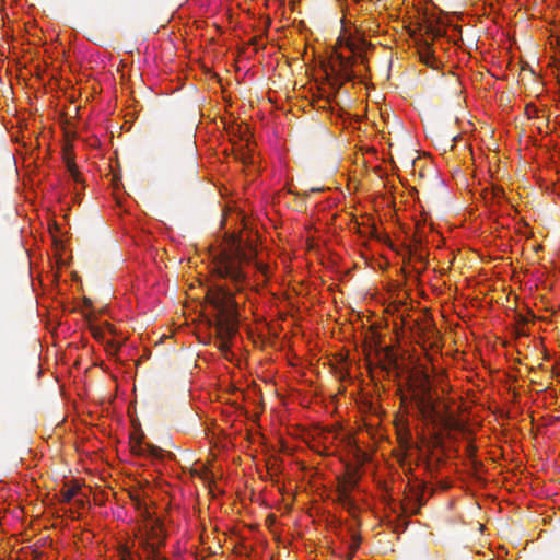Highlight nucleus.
<instances>
[{
  "label": "nucleus",
  "mask_w": 560,
  "mask_h": 560,
  "mask_svg": "<svg viewBox=\"0 0 560 560\" xmlns=\"http://www.w3.org/2000/svg\"><path fill=\"white\" fill-rule=\"evenodd\" d=\"M342 30L328 59L323 62V71L332 86H340L352 79H363L368 67L363 57L364 40L355 35L358 27L346 16L341 20Z\"/></svg>",
  "instance_id": "nucleus-1"
},
{
  "label": "nucleus",
  "mask_w": 560,
  "mask_h": 560,
  "mask_svg": "<svg viewBox=\"0 0 560 560\" xmlns=\"http://www.w3.org/2000/svg\"><path fill=\"white\" fill-rule=\"evenodd\" d=\"M256 248L241 238L230 236L224 244L212 253L211 271L225 280L237 292L250 285L249 273L259 270L266 275L267 267L256 261Z\"/></svg>",
  "instance_id": "nucleus-2"
},
{
  "label": "nucleus",
  "mask_w": 560,
  "mask_h": 560,
  "mask_svg": "<svg viewBox=\"0 0 560 560\" xmlns=\"http://www.w3.org/2000/svg\"><path fill=\"white\" fill-rule=\"evenodd\" d=\"M409 395L422 420L433 427L438 441L444 436H451L453 431L459 429V423L454 416L441 412L436 408L430 386L425 380L421 381L419 386H410Z\"/></svg>",
  "instance_id": "nucleus-3"
},
{
  "label": "nucleus",
  "mask_w": 560,
  "mask_h": 560,
  "mask_svg": "<svg viewBox=\"0 0 560 560\" xmlns=\"http://www.w3.org/2000/svg\"><path fill=\"white\" fill-rule=\"evenodd\" d=\"M207 298L218 312V320L225 322L228 334L231 335L235 329L236 307L238 304L233 295V290L217 285L213 289H209Z\"/></svg>",
  "instance_id": "nucleus-4"
},
{
  "label": "nucleus",
  "mask_w": 560,
  "mask_h": 560,
  "mask_svg": "<svg viewBox=\"0 0 560 560\" xmlns=\"http://www.w3.org/2000/svg\"><path fill=\"white\" fill-rule=\"evenodd\" d=\"M166 533L163 523L159 518L145 520L136 534L132 546H142L154 557L159 556L160 548L164 544Z\"/></svg>",
  "instance_id": "nucleus-5"
},
{
  "label": "nucleus",
  "mask_w": 560,
  "mask_h": 560,
  "mask_svg": "<svg viewBox=\"0 0 560 560\" xmlns=\"http://www.w3.org/2000/svg\"><path fill=\"white\" fill-rule=\"evenodd\" d=\"M130 448L131 452L138 456L160 458L163 454V451L160 447L145 443L141 439L132 440L130 443Z\"/></svg>",
  "instance_id": "nucleus-6"
},
{
  "label": "nucleus",
  "mask_w": 560,
  "mask_h": 560,
  "mask_svg": "<svg viewBox=\"0 0 560 560\" xmlns=\"http://www.w3.org/2000/svg\"><path fill=\"white\" fill-rule=\"evenodd\" d=\"M360 545H361L360 535L358 533H355L354 530H351L349 540H347L348 551L345 556V559L352 560V558H353L355 551L358 550V548L360 547Z\"/></svg>",
  "instance_id": "nucleus-7"
},
{
  "label": "nucleus",
  "mask_w": 560,
  "mask_h": 560,
  "mask_svg": "<svg viewBox=\"0 0 560 560\" xmlns=\"http://www.w3.org/2000/svg\"><path fill=\"white\" fill-rule=\"evenodd\" d=\"M243 142L247 149V152L242 153L241 159H242L243 163H253L252 156L249 155V152L252 151V149H250V135H249L247 127H245L244 135L241 137V143H240L241 148H243Z\"/></svg>",
  "instance_id": "nucleus-8"
},
{
  "label": "nucleus",
  "mask_w": 560,
  "mask_h": 560,
  "mask_svg": "<svg viewBox=\"0 0 560 560\" xmlns=\"http://www.w3.org/2000/svg\"><path fill=\"white\" fill-rule=\"evenodd\" d=\"M219 324H220V326H221V330H224V331H221V335H224V336H223V337L221 338V340H220V346H219V348H220V350H221L222 352H224V353H225V352L229 350V348H230V346H229V340H228V339H229V338H231V337L234 335V332H235V331H233L231 335H229V334H228V330H226V324H225V322H220V320H219ZM234 330H236V328H235Z\"/></svg>",
  "instance_id": "nucleus-9"
},
{
  "label": "nucleus",
  "mask_w": 560,
  "mask_h": 560,
  "mask_svg": "<svg viewBox=\"0 0 560 560\" xmlns=\"http://www.w3.org/2000/svg\"><path fill=\"white\" fill-rule=\"evenodd\" d=\"M78 490L79 489L77 487H72V488H68V489L63 490V492H62L63 501L69 502L78 493Z\"/></svg>",
  "instance_id": "nucleus-10"
},
{
  "label": "nucleus",
  "mask_w": 560,
  "mask_h": 560,
  "mask_svg": "<svg viewBox=\"0 0 560 560\" xmlns=\"http://www.w3.org/2000/svg\"><path fill=\"white\" fill-rule=\"evenodd\" d=\"M428 32H430L434 37L442 36L444 33L441 26L432 27L431 25L428 26Z\"/></svg>",
  "instance_id": "nucleus-11"
},
{
  "label": "nucleus",
  "mask_w": 560,
  "mask_h": 560,
  "mask_svg": "<svg viewBox=\"0 0 560 560\" xmlns=\"http://www.w3.org/2000/svg\"><path fill=\"white\" fill-rule=\"evenodd\" d=\"M71 172H72V177H74V179L78 180L77 173L74 171H72V170H71Z\"/></svg>",
  "instance_id": "nucleus-12"
},
{
  "label": "nucleus",
  "mask_w": 560,
  "mask_h": 560,
  "mask_svg": "<svg viewBox=\"0 0 560 560\" xmlns=\"http://www.w3.org/2000/svg\"><path fill=\"white\" fill-rule=\"evenodd\" d=\"M93 334H94V337H96V338H98V337H100V335H98V332H97V331H94Z\"/></svg>",
  "instance_id": "nucleus-13"
}]
</instances>
